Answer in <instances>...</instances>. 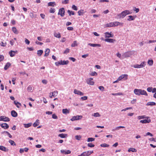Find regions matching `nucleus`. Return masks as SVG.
I'll list each match as a JSON object with an SVG mask.
<instances>
[{"mask_svg":"<svg viewBox=\"0 0 156 156\" xmlns=\"http://www.w3.org/2000/svg\"><path fill=\"white\" fill-rule=\"evenodd\" d=\"M131 13L128 10H126L122 11L121 13L117 15L119 18H124L127 15L130 14Z\"/></svg>","mask_w":156,"mask_h":156,"instance_id":"nucleus-1","label":"nucleus"},{"mask_svg":"<svg viewBox=\"0 0 156 156\" xmlns=\"http://www.w3.org/2000/svg\"><path fill=\"white\" fill-rule=\"evenodd\" d=\"M134 53V52L133 51H128L124 53L122 55V59H124L125 58H127L130 57L131 55Z\"/></svg>","mask_w":156,"mask_h":156,"instance_id":"nucleus-2","label":"nucleus"},{"mask_svg":"<svg viewBox=\"0 0 156 156\" xmlns=\"http://www.w3.org/2000/svg\"><path fill=\"white\" fill-rule=\"evenodd\" d=\"M69 62L68 60H61L60 61L55 62V64L57 66H58L59 65H67L68 64Z\"/></svg>","mask_w":156,"mask_h":156,"instance_id":"nucleus-3","label":"nucleus"},{"mask_svg":"<svg viewBox=\"0 0 156 156\" xmlns=\"http://www.w3.org/2000/svg\"><path fill=\"white\" fill-rule=\"evenodd\" d=\"M65 9L64 8H62L59 9L58 14V15H60L61 16L63 17L65 15Z\"/></svg>","mask_w":156,"mask_h":156,"instance_id":"nucleus-4","label":"nucleus"},{"mask_svg":"<svg viewBox=\"0 0 156 156\" xmlns=\"http://www.w3.org/2000/svg\"><path fill=\"white\" fill-rule=\"evenodd\" d=\"M3 121L4 122H9L10 121V119L8 117L2 116L0 117V121Z\"/></svg>","mask_w":156,"mask_h":156,"instance_id":"nucleus-5","label":"nucleus"},{"mask_svg":"<svg viewBox=\"0 0 156 156\" xmlns=\"http://www.w3.org/2000/svg\"><path fill=\"white\" fill-rule=\"evenodd\" d=\"M93 79L92 78H90L87 79L86 80V82L87 84L90 85H93L94 84V82L92 80Z\"/></svg>","mask_w":156,"mask_h":156,"instance_id":"nucleus-6","label":"nucleus"},{"mask_svg":"<svg viewBox=\"0 0 156 156\" xmlns=\"http://www.w3.org/2000/svg\"><path fill=\"white\" fill-rule=\"evenodd\" d=\"M82 117V116L81 115H77L76 116H74L73 118L71 119V120L72 121H74L75 120H78L80 119H81Z\"/></svg>","mask_w":156,"mask_h":156,"instance_id":"nucleus-7","label":"nucleus"},{"mask_svg":"<svg viewBox=\"0 0 156 156\" xmlns=\"http://www.w3.org/2000/svg\"><path fill=\"white\" fill-rule=\"evenodd\" d=\"M111 32L110 33L106 32L105 33V38H109V37H113L114 36V35L111 34Z\"/></svg>","mask_w":156,"mask_h":156,"instance_id":"nucleus-8","label":"nucleus"},{"mask_svg":"<svg viewBox=\"0 0 156 156\" xmlns=\"http://www.w3.org/2000/svg\"><path fill=\"white\" fill-rule=\"evenodd\" d=\"M74 93L75 94L79 95L80 96H83L84 95V94L83 93H82L80 91L77 90L76 89L74 90Z\"/></svg>","mask_w":156,"mask_h":156,"instance_id":"nucleus-9","label":"nucleus"},{"mask_svg":"<svg viewBox=\"0 0 156 156\" xmlns=\"http://www.w3.org/2000/svg\"><path fill=\"white\" fill-rule=\"evenodd\" d=\"M1 127L4 129H7L9 127L8 125L6 123H4L0 125Z\"/></svg>","mask_w":156,"mask_h":156,"instance_id":"nucleus-10","label":"nucleus"},{"mask_svg":"<svg viewBox=\"0 0 156 156\" xmlns=\"http://www.w3.org/2000/svg\"><path fill=\"white\" fill-rule=\"evenodd\" d=\"M61 152L62 154H70L71 153V151L69 150H61Z\"/></svg>","mask_w":156,"mask_h":156,"instance_id":"nucleus-11","label":"nucleus"},{"mask_svg":"<svg viewBox=\"0 0 156 156\" xmlns=\"http://www.w3.org/2000/svg\"><path fill=\"white\" fill-rule=\"evenodd\" d=\"M151 122L150 119H145L143 120H141L140 121V122L142 123H148Z\"/></svg>","mask_w":156,"mask_h":156,"instance_id":"nucleus-12","label":"nucleus"},{"mask_svg":"<svg viewBox=\"0 0 156 156\" xmlns=\"http://www.w3.org/2000/svg\"><path fill=\"white\" fill-rule=\"evenodd\" d=\"M0 150L5 152H8L9 150L8 149L2 145L0 146Z\"/></svg>","mask_w":156,"mask_h":156,"instance_id":"nucleus-13","label":"nucleus"},{"mask_svg":"<svg viewBox=\"0 0 156 156\" xmlns=\"http://www.w3.org/2000/svg\"><path fill=\"white\" fill-rule=\"evenodd\" d=\"M17 51H13L11 50L9 52V54L10 56L11 57L14 56L16 53H17Z\"/></svg>","mask_w":156,"mask_h":156,"instance_id":"nucleus-14","label":"nucleus"},{"mask_svg":"<svg viewBox=\"0 0 156 156\" xmlns=\"http://www.w3.org/2000/svg\"><path fill=\"white\" fill-rule=\"evenodd\" d=\"M104 40L105 41L109 43H113L114 41H115V39L111 38L106 39Z\"/></svg>","mask_w":156,"mask_h":156,"instance_id":"nucleus-15","label":"nucleus"},{"mask_svg":"<svg viewBox=\"0 0 156 156\" xmlns=\"http://www.w3.org/2000/svg\"><path fill=\"white\" fill-rule=\"evenodd\" d=\"M11 115L12 117H16L17 116V113L14 110H12L11 112Z\"/></svg>","mask_w":156,"mask_h":156,"instance_id":"nucleus-16","label":"nucleus"},{"mask_svg":"<svg viewBox=\"0 0 156 156\" xmlns=\"http://www.w3.org/2000/svg\"><path fill=\"white\" fill-rule=\"evenodd\" d=\"M140 95H144L147 96V94L146 91L144 90H142L141 89H140Z\"/></svg>","mask_w":156,"mask_h":156,"instance_id":"nucleus-17","label":"nucleus"},{"mask_svg":"<svg viewBox=\"0 0 156 156\" xmlns=\"http://www.w3.org/2000/svg\"><path fill=\"white\" fill-rule=\"evenodd\" d=\"M140 89H135L134 90V92L135 94L137 95H140Z\"/></svg>","mask_w":156,"mask_h":156,"instance_id":"nucleus-18","label":"nucleus"},{"mask_svg":"<svg viewBox=\"0 0 156 156\" xmlns=\"http://www.w3.org/2000/svg\"><path fill=\"white\" fill-rule=\"evenodd\" d=\"M88 45L92 46V47H100L101 46V45L99 44H91V43H89Z\"/></svg>","mask_w":156,"mask_h":156,"instance_id":"nucleus-19","label":"nucleus"},{"mask_svg":"<svg viewBox=\"0 0 156 156\" xmlns=\"http://www.w3.org/2000/svg\"><path fill=\"white\" fill-rule=\"evenodd\" d=\"M88 151L83 152L80 155H79L78 156H88Z\"/></svg>","mask_w":156,"mask_h":156,"instance_id":"nucleus-20","label":"nucleus"},{"mask_svg":"<svg viewBox=\"0 0 156 156\" xmlns=\"http://www.w3.org/2000/svg\"><path fill=\"white\" fill-rule=\"evenodd\" d=\"M50 50L49 49L47 48L46 49L45 51V54L44 55V56H47L50 53Z\"/></svg>","mask_w":156,"mask_h":156,"instance_id":"nucleus-21","label":"nucleus"},{"mask_svg":"<svg viewBox=\"0 0 156 156\" xmlns=\"http://www.w3.org/2000/svg\"><path fill=\"white\" fill-rule=\"evenodd\" d=\"M39 120L38 119H37L36 122L34 123L33 126L34 127H36L39 125Z\"/></svg>","mask_w":156,"mask_h":156,"instance_id":"nucleus-22","label":"nucleus"},{"mask_svg":"<svg viewBox=\"0 0 156 156\" xmlns=\"http://www.w3.org/2000/svg\"><path fill=\"white\" fill-rule=\"evenodd\" d=\"M11 65V64L10 63L8 62H7L6 64L5 65L4 69L5 70H6L9 67V66Z\"/></svg>","mask_w":156,"mask_h":156,"instance_id":"nucleus-23","label":"nucleus"},{"mask_svg":"<svg viewBox=\"0 0 156 156\" xmlns=\"http://www.w3.org/2000/svg\"><path fill=\"white\" fill-rule=\"evenodd\" d=\"M14 103L18 108H20V106L21 105V103L16 101H14Z\"/></svg>","mask_w":156,"mask_h":156,"instance_id":"nucleus-24","label":"nucleus"},{"mask_svg":"<svg viewBox=\"0 0 156 156\" xmlns=\"http://www.w3.org/2000/svg\"><path fill=\"white\" fill-rule=\"evenodd\" d=\"M62 112L64 114H66L69 113V111L66 108L64 109H62Z\"/></svg>","mask_w":156,"mask_h":156,"instance_id":"nucleus-25","label":"nucleus"},{"mask_svg":"<svg viewBox=\"0 0 156 156\" xmlns=\"http://www.w3.org/2000/svg\"><path fill=\"white\" fill-rule=\"evenodd\" d=\"M113 23L114 27L117 26L121 24L122 25L123 24V23H120V22L117 21L114 22H113Z\"/></svg>","mask_w":156,"mask_h":156,"instance_id":"nucleus-26","label":"nucleus"},{"mask_svg":"<svg viewBox=\"0 0 156 156\" xmlns=\"http://www.w3.org/2000/svg\"><path fill=\"white\" fill-rule=\"evenodd\" d=\"M156 105L155 103L154 102H148L146 105L147 106L148 105H151V106H153L155 105Z\"/></svg>","mask_w":156,"mask_h":156,"instance_id":"nucleus-27","label":"nucleus"},{"mask_svg":"<svg viewBox=\"0 0 156 156\" xmlns=\"http://www.w3.org/2000/svg\"><path fill=\"white\" fill-rule=\"evenodd\" d=\"M12 30L13 32L16 34H18V31L15 27H13L12 28Z\"/></svg>","mask_w":156,"mask_h":156,"instance_id":"nucleus-28","label":"nucleus"},{"mask_svg":"<svg viewBox=\"0 0 156 156\" xmlns=\"http://www.w3.org/2000/svg\"><path fill=\"white\" fill-rule=\"evenodd\" d=\"M84 10L83 9H81L78 12V15L79 16H81L83 15L84 14L83 12Z\"/></svg>","mask_w":156,"mask_h":156,"instance_id":"nucleus-29","label":"nucleus"},{"mask_svg":"<svg viewBox=\"0 0 156 156\" xmlns=\"http://www.w3.org/2000/svg\"><path fill=\"white\" fill-rule=\"evenodd\" d=\"M67 134H64L63 133H61L59 134L58 136L61 137L62 138H64L66 137L67 136Z\"/></svg>","mask_w":156,"mask_h":156,"instance_id":"nucleus-30","label":"nucleus"},{"mask_svg":"<svg viewBox=\"0 0 156 156\" xmlns=\"http://www.w3.org/2000/svg\"><path fill=\"white\" fill-rule=\"evenodd\" d=\"M43 53V51L42 50H38L37 51V55L39 56H41L42 55V54Z\"/></svg>","mask_w":156,"mask_h":156,"instance_id":"nucleus-31","label":"nucleus"},{"mask_svg":"<svg viewBox=\"0 0 156 156\" xmlns=\"http://www.w3.org/2000/svg\"><path fill=\"white\" fill-rule=\"evenodd\" d=\"M55 5V2H50L48 4V6H54Z\"/></svg>","mask_w":156,"mask_h":156,"instance_id":"nucleus-32","label":"nucleus"},{"mask_svg":"<svg viewBox=\"0 0 156 156\" xmlns=\"http://www.w3.org/2000/svg\"><path fill=\"white\" fill-rule=\"evenodd\" d=\"M147 63L150 66H152L153 63V60H148Z\"/></svg>","mask_w":156,"mask_h":156,"instance_id":"nucleus-33","label":"nucleus"},{"mask_svg":"<svg viewBox=\"0 0 156 156\" xmlns=\"http://www.w3.org/2000/svg\"><path fill=\"white\" fill-rule=\"evenodd\" d=\"M128 151L129 152L130 151H132V152H136L137 150L134 148H130L129 149Z\"/></svg>","mask_w":156,"mask_h":156,"instance_id":"nucleus-34","label":"nucleus"},{"mask_svg":"<svg viewBox=\"0 0 156 156\" xmlns=\"http://www.w3.org/2000/svg\"><path fill=\"white\" fill-rule=\"evenodd\" d=\"M106 25L107 27H114L113 22H111L109 23H107L106 24Z\"/></svg>","mask_w":156,"mask_h":156,"instance_id":"nucleus-35","label":"nucleus"},{"mask_svg":"<svg viewBox=\"0 0 156 156\" xmlns=\"http://www.w3.org/2000/svg\"><path fill=\"white\" fill-rule=\"evenodd\" d=\"M67 12L68 13L69 15L70 16L71 15H74V13L73 11H70L69 10H68Z\"/></svg>","mask_w":156,"mask_h":156,"instance_id":"nucleus-36","label":"nucleus"},{"mask_svg":"<svg viewBox=\"0 0 156 156\" xmlns=\"http://www.w3.org/2000/svg\"><path fill=\"white\" fill-rule=\"evenodd\" d=\"M128 17L129 18L127 19V20L129 21H130L131 20H134V18L132 16H128Z\"/></svg>","mask_w":156,"mask_h":156,"instance_id":"nucleus-37","label":"nucleus"},{"mask_svg":"<svg viewBox=\"0 0 156 156\" xmlns=\"http://www.w3.org/2000/svg\"><path fill=\"white\" fill-rule=\"evenodd\" d=\"M133 67L135 68H142L140 64V65H138V64L134 65L133 66Z\"/></svg>","mask_w":156,"mask_h":156,"instance_id":"nucleus-38","label":"nucleus"},{"mask_svg":"<svg viewBox=\"0 0 156 156\" xmlns=\"http://www.w3.org/2000/svg\"><path fill=\"white\" fill-rule=\"evenodd\" d=\"M9 143L11 145H16V144L12 140H9Z\"/></svg>","mask_w":156,"mask_h":156,"instance_id":"nucleus-39","label":"nucleus"},{"mask_svg":"<svg viewBox=\"0 0 156 156\" xmlns=\"http://www.w3.org/2000/svg\"><path fill=\"white\" fill-rule=\"evenodd\" d=\"M77 46V44L76 41H74L73 43L72 44L71 46L72 47H75V46Z\"/></svg>","mask_w":156,"mask_h":156,"instance_id":"nucleus-40","label":"nucleus"},{"mask_svg":"<svg viewBox=\"0 0 156 156\" xmlns=\"http://www.w3.org/2000/svg\"><path fill=\"white\" fill-rule=\"evenodd\" d=\"M54 35L55 37L58 38H60L61 37L60 34L59 33L58 34L55 33Z\"/></svg>","mask_w":156,"mask_h":156,"instance_id":"nucleus-41","label":"nucleus"},{"mask_svg":"<svg viewBox=\"0 0 156 156\" xmlns=\"http://www.w3.org/2000/svg\"><path fill=\"white\" fill-rule=\"evenodd\" d=\"M100 146L102 147H108L109 146V145L107 144H106L104 143L101 144Z\"/></svg>","mask_w":156,"mask_h":156,"instance_id":"nucleus-42","label":"nucleus"},{"mask_svg":"<svg viewBox=\"0 0 156 156\" xmlns=\"http://www.w3.org/2000/svg\"><path fill=\"white\" fill-rule=\"evenodd\" d=\"M92 115L95 117H99L100 116L99 113L98 112L94 113Z\"/></svg>","mask_w":156,"mask_h":156,"instance_id":"nucleus-43","label":"nucleus"},{"mask_svg":"<svg viewBox=\"0 0 156 156\" xmlns=\"http://www.w3.org/2000/svg\"><path fill=\"white\" fill-rule=\"evenodd\" d=\"M95 140L94 138H88L87 139V142H92L93 141H94Z\"/></svg>","mask_w":156,"mask_h":156,"instance_id":"nucleus-44","label":"nucleus"},{"mask_svg":"<svg viewBox=\"0 0 156 156\" xmlns=\"http://www.w3.org/2000/svg\"><path fill=\"white\" fill-rule=\"evenodd\" d=\"M52 96H53V97H56L58 94V92L57 91H55L53 92L52 93Z\"/></svg>","mask_w":156,"mask_h":156,"instance_id":"nucleus-45","label":"nucleus"},{"mask_svg":"<svg viewBox=\"0 0 156 156\" xmlns=\"http://www.w3.org/2000/svg\"><path fill=\"white\" fill-rule=\"evenodd\" d=\"M24 125L25 128H27L31 126V123H29L27 124H24Z\"/></svg>","mask_w":156,"mask_h":156,"instance_id":"nucleus-46","label":"nucleus"},{"mask_svg":"<svg viewBox=\"0 0 156 156\" xmlns=\"http://www.w3.org/2000/svg\"><path fill=\"white\" fill-rule=\"evenodd\" d=\"M112 94L114 96L123 95V94L122 93H112Z\"/></svg>","mask_w":156,"mask_h":156,"instance_id":"nucleus-47","label":"nucleus"},{"mask_svg":"<svg viewBox=\"0 0 156 156\" xmlns=\"http://www.w3.org/2000/svg\"><path fill=\"white\" fill-rule=\"evenodd\" d=\"M90 75L91 76H97L98 75V74L95 72H92L90 73Z\"/></svg>","mask_w":156,"mask_h":156,"instance_id":"nucleus-48","label":"nucleus"},{"mask_svg":"<svg viewBox=\"0 0 156 156\" xmlns=\"http://www.w3.org/2000/svg\"><path fill=\"white\" fill-rule=\"evenodd\" d=\"M145 118H146V117H145V115L139 116H138L137 117V118L139 119H144Z\"/></svg>","mask_w":156,"mask_h":156,"instance_id":"nucleus-49","label":"nucleus"},{"mask_svg":"<svg viewBox=\"0 0 156 156\" xmlns=\"http://www.w3.org/2000/svg\"><path fill=\"white\" fill-rule=\"evenodd\" d=\"M75 138L77 140H80L81 138V136L80 135H76L75 136Z\"/></svg>","mask_w":156,"mask_h":156,"instance_id":"nucleus-50","label":"nucleus"},{"mask_svg":"<svg viewBox=\"0 0 156 156\" xmlns=\"http://www.w3.org/2000/svg\"><path fill=\"white\" fill-rule=\"evenodd\" d=\"M72 9L75 10H77L78 9L77 7L75 5H73L72 6Z\"/></svg>","mask_w":156,"mask_h":156,"instance_id":"nucleus-51","label":"nucleus"},{"mask_svg":"<svg viewBox=\"0 0 156 156\" xmlns=\"http://www.w3.org/2000/svg\"><path fill=\"white\" fill-rule=\"evenodd\" d=\"M55 9L53 8H51L49 12L51 13H54L55 12Z\"/></svg>","mask_w":156,"mask_h":156,"instance_id":"nucleus-52","label":"nucleus"},{"mask_svg":"<svg viewBox=\"0 0 156 156\" xmlns=\"http://www.w3.org/2000/svg\"><path fill=\"white\" fill-rule=\"evenodd\" d=\"M87 146L88 147H92L94 146V145L92 143H89L88 144Z\"/></svg>","mask_w":156,"mask_h":156,"instance_id":"nucleus-53","label":"nucleus"},{"mask_svg":"<svg viewBox=\"0 0 156 156\" xmlns=\"http://www.w3.org/2000/svg\"><path fill=\"white\" fill-rule=\"evenodd\" d=\"M142 68H143L146 65V62H143L140 64Z\"/></svg>","mask_w":156,"mask_h":156,"instance_id":"nucleus-54","label":"nucleus"},{"mask_svg":"<svg viewBox=\"0 0 156 156\" xmlns=\"http://www.w3.org/2000/svg\"><path fill=\"white\" fill-rule=\"evenodd\" d=\"M32 90V87L30 86H29L27 88V90L28 91L31 92V91Z\"/></svg>","mask_w":156,"mask_h":156,"instance_id":"nucleus-55","label":"nucleus"},{"mask_svg":"<svg viewBox=\"0 0 156 156\" xmlns=\"http://www.w3.org/2000/svg\"><path fill=\"white\" fill-rule=\"evenodd\" d=\"M0 44L1 46H3V47H5L6 45V43L5 42V43H4L3 42H1V43H0Z\"/></svg>","mask_w":156,"mask_h":156,"instance_id":"nucleus-56","label":"nucleus"},{"mask_svg":"<svg viewBox=\"0 0 156 156\" xmlns=\"http://www.w3.org/2000/svg\"><path fill=\"white\" fill-rule=\"evenodd\" d=\"M125 75H122L120 76V77L118 78V80H121L122 79H123L124 77V76Z\"/></svg>","mask_w":156,"mask_h":156,"instance_id":"nucleus-57","label":"nucleus"},{"mask_svg":"<svg viewBox=\"0 0 156 156\" xmlns=\"http://www.w3.org/2000/svg\"><path fill=\"white\" fill-rule=\"evenodd\" d=\"M4 132H5V133L7 134L9 138H11L12 137V135L10 134V133L6 131H4Z\"/></svg>","mask_w":156,"mask_h":156,"instance_id":"nucleus-58","label":"nucleus"},{"mask_svg":"<svg viewBox=\"0 0 156 156\" xmlns=\"http://www.w3.org/2000/svg\"><path fill=\"white\" fill-rule=\"evenodd\" d=\"M153 89L152 87H149L147 88V90L149 92H151Z\"/></svg>","mask_w":156,"mask_h":156,"instance_id":"nucleus-59","label":"nucleus"},{"mask_svg":"<svg viewBox=\"0 0 156 156\" xmlns=\"http://www.w3.org/2000/svg\"><path fill=\"white\" fill-rule=\"evenodd\" d=\"M98 88L100 89V90H101L102 91H103L104 90V88L102 86H100L98 87Z\"/></svg>","mask_w":156,"mask_h":156,"instance_id":"nucleus-60","label":"nucleus"},{"mask_svg":"<svg viewBox=\"0 0 156 156\" xmlns=\"http://www.w3.org/2000/svg\"><path fill=\"white\" fill-rule=\"evenodd\" d=\"M69 49L68 48H67L66 50L64 51V53L67 54L69 52Z\"/></svg>","mask_w":156,"mask_h":156,"instance_id":"nucleus-61","label":"nucleus"},{"mask_svg":"<svg viewBox=\"0 0 156 156\" xmlns=\"http://www.w3.org/2000/svg\"><path fill=\"white\" fill-rule=\"evenodd\" d=\"M81 99L82 100H85L87 99V97L86 96H83V97H82L81 98Z\"/></svg>","mask_w":156,"mask_h":156,"instance_id":"nucleus-62","label":"nucleus"},{"mask_svg":"<svg viewBox=\"0 0 156 156\" xmlns=\"http://www.w3.org/2000/svg\"><path fill=\"white\" fill-rule=\"evenodd\" d=\"M14 42V41L13 39H12L10 41V43L11 45L12 46L13 45Z\"/></svg>","mask_w":156,"mask_h":156,"instance_id":"nucleus-63","label":"nucleus"},{"mask_svg":"<svg viewBox=\"0 0 156 156\" xmlns=\"http://www.w3.org/2000/svg\"><path fill=\"white\" fill-rule=\"evenodd\" d=\"M52 118L55 119H57V116L55 114H53L52 115Z\"/></svg>","mask_w":156,"mask_h":156,"instance_id":"nucleus-64","label":"nucleus"}]
</instances>
